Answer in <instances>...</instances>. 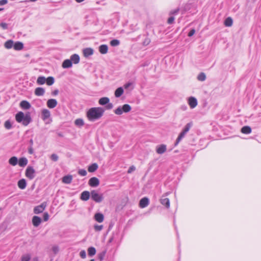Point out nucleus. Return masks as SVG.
I'll use <instances>...</instances> for the list:
<instances>
[{
	"mask_svg": "<svg viewBox=\"0 0 261 261\" xmlns=\"http://www.w3.org/2000/svg\"><path fill=\"white\" fill-rule=\"evenodd\" d=\"M105 110L101 107H94L90 109L87 113V117L90 121H95L101 118Z\"/></svg>",
	"mask_w": 261,
	"mask_h": 261,
	"instance_id": "f257e3e1",
	"label": "nucleus"
},
{
	"mask_svg": "<svg viewBox=\"0 0 261 261\" xmlns=\"http://www.w3.org/2000/svg\"><path fill=\"white\" fill-rule=\"evenodd\" d=\"M15 119L18 123H22L24 126H27L32 121L29 113L24 114L22 112H19L15 115Z\"/></svg>",
	"mask_w": 261,
	"mask_h": 261,
	"instance_id": "f03ea898",
	"label": "nucleus"
},
{
	"mask_svg": "<svg viewBox=\"0 0 261 261\" xmlns=\"http://www.w3.org/2000/svg\"><path fill=\"white\" fill-rule=\"evenodd\" d=\"M50 116V112L48 110L44 109L42 110L41 118L44 121H45L46 124H49L52 121Z\"/></svg>",
	"mask_w": 261,
	"mask_h": 261,
	"instance_id": "7ed1b4c3",
	"label": "nucleus"
},
{
	"mask_svg": "<svg viewBox=\"0 0 261 261\" xmlns=\"http://www.w3.org/2000/svg\"><path fill=\"white\" fill-rule=\"evenodd\" d=\"M110 99L108 97H104L100 98L98 101V103L100 105L105 106L107 110L112 109L113 107V105L112 103H110Z\"/></svg>",
	"mask_w": 261,
	"mask_h": 261,
	"instance_id": "20e7f679",
	"label": "nucleus"
},
{
	"mask_svg": "<svg viewBox=\"0 0 261 261\" xmlns=\"http://www.w3.org/2000/svg\"><path fill=\"white\" fill-rule=\"evenodd\" d=\"M131 107L128 104L124 105L122 107H119L115 110V114L121 115L123 112L128 113L131 110Z\"/></svg>",
	"mask_w": 261,
	"mask_h": 261,
	"instance_id": "39448f33",
	"label": "nucleus"
},
{
	"mask_svg": "<svg viewBox=\"0 0 261 261\" xmlns=\"http://www.w3.org/2000/svg\"><path fill=\"white\" fill-rule=\"evenodd\" d=\"M91 197L96 202H100L103 200L102 194L98 193L95 190H93L91 192Z\"/></svg>",
	"mask_w": 261,
	"mask_h": 261,
	"instance_id": "423d86ee",
	"label": "nucleus"
},
{
	"mask_svg": "<svg viewBox=\"0 0 261 261\" xmlns=\"http://www.w3.org/2000/svg\"><path fill=\"white\" fill-rule=\"evenodd\" d=\"M25 175L30 179H32L35 176V170L32 167L28 166L26 169Z\"/></svg>",
	"mask_w": 261,
	"mask_h": 261,
	"instance_id": "0eeeda50",
	"label": "nucleus"
},
{
	"mask_svg": "<svg viewBox=\"0 0 261 261\" xmlns=\"http://www.w3.org/2000/svg\"><path fill=\"white\" fill-rule=\"evenodd\" d=\"M46 204L45 202L41 203L40 205L35 206L34 208V213L38 214L42 213L45 208Z\"/></svg>",
	"mask_w": 261,
	"mask_h": 261,
	"instance_id": "6e6552de",
	"label": "nucleus"
},
{
	"mask_svg": "<svg viewBox=\"0 0 261 261\" xmlns=\"http://www.w3.org/2000/svg\"><path fill=\"white\" fill-rule=\"evenodd\" d=\"M88 184L92 187H96L99 185V180L97 177H93L89 180Z\"/></svg>",
	"mask_w": 261,
	"mask_h": 261,
	"instance_id": "1a4fd4ad",
	"label": "nucleus"
},
{
	"mask_svg": "<svg viewBox=\"0 0 261 261\" xmlns=\"http://www.w3.org/2000/svg\"><path fill=\"white\" fill-rule=\"evenodd\" d=\"M58 102L55 99H49L47 100L46 105L48 108L53 109L57 106Z\"/></svg>",
	"mask_w": 261,
	"mask_h": 261,
	"instance_id": "9d476101",
	"label": "nucleus"
},
{
	"mask_svg": "<svg viewBox=\"0 0 261 261\" xmlns=\"http://www.w3.org/2000/svg\"><path fill=\"white\" fill-rule=\"evenodd\" d=\"M94 219L96 222L101 223L104 220V216L102 213H97L94 215Z\"/></svg>",
	"mask_w": 261,
	"mask_h": 261,
	"instance_id": "9b49d317",
	"label": "nucleus"
},
{
	"mask_svg": "<svg viewBox=\"0 0 261 261\" xmlns=\"http://www.w3.org/2000/svg\"><path fill=\"white\" fill-rule=\"evenodd\" d=\"M149 204V199L147 197L142 198L139 202V206L141 208H144Z\"/></svg>",
	"mask_w": 261,
	"mask_h": 261,
	"instance_id": "f8f14e48",
	"label": "nucleus"
},
{
	"mask_svg": "<svg viewBox=\"0 0 261 261\" xmlns=\"http://www.w3.org/2000/svg\"><path fill=\"white\" fill-rule=\"evenodd\" d=\"M188 103L190 108L193 109L197 105V99L193 97H190L188 100Z\"/></svg>",
	"mask_w": 261,
	"mask_h": 261,
	"instance_id": "ddd939ff",
	"label": "nucleus"
},
{
	"mask_svg": "<svg viewBox=\"0 0 261 261\" xmlns=\"http://www.w3.org/2000/svg\"><path fill=\"white\" fill-rule=\"evenodd\" d=\"M167 150L166 145L162 144L156 147V151L158 154H162L164 153Z\"/></svg>",
	"mask_w": 261,
	"mask_h": 261,
	"instance_id": "4468645a",
	"label": "nucleus"
},
{
	"mask_svg": "<svg viewBox=\"0 0 261 261\" xmlns=\"http://www.w3.org/2000/svg\"><path fill=\"white\" fill-rule=\"evenodd\" d=\"M41 223V219L37 216H35L32 218V223L35 227H38Z\"/></svg>",
	"mask_w": 261,
	"mask_h": 261,
	"instance_id": "2eb2a0df",
	"label": "nucleus"
},
{
	"mask_svg": "<svg viewBox=\"0 0 261 261\" xmlns=\"http://www.w3.org/2000/svg\"><path fill=\"white\" fill-rule=\"evenodd\" d=\"M20 107L24 110H29L31 107L30 103L26 100H22L20 103Z\"/></svg>",
	"mask_w": 261,
	"mask_h": 261,
	"instance_id": "dca6fc26",
	"label": "nucleus"
},
{
	"mask_svg": "<svg viewBox=\"0 0 261 261\" xmlns=\"http://www.w3.org/2000/svg\"><path fill=\"white\" fill-rule=\"evenodd\" d=\"M72 66V62L69 59H66L65 60L62 64V67L63 68H69L71 67Z\"/></svg>",
	"mask_w": 261,
	"mask_h": 261,
	"instance_id": "f3484780",
	"label": "nucleus"
},
{
	"mask_svg": "<svg viewBox=\"0 0 261 261\" xmlns=\"http://www.w3.org/2000/svg\"><path fill=\"white\" fill-rule=\"evenodd\" d=\"M45 90L42 87H38L35 89L34 93L36 96H43L44 94Z\"/></svg>",
	"mask_w": 261,
	"mask_h": 261,
	"instance_id": "a211bd4d",
	"label": "nucleus"
},
{
	"mask_svg": "<svg viewBox=\"0 0 261 261\" xmlns=\"http://www.w3.org/2000/svg\"><path fill=\"white\" fill-rule=\"evenodd\" d=\"M69 60L72 62V64H76L80 62V56L77 54H73L70 57Z\"/></svg>",
	"mask_w": 261,
	"mask_h": 261,
	"instance_id": "6ab92c4d",
	"label": "nucleus"
},
{
	"mask_svg": "<svg viewBox=\"0 0 261 261\" xmlns=\"http://www.w3.org/2000/svg\"><path fill=\"white\" fill-rule=\"evenodd\" d=\"M90 198V193L85 191L81 193V199L83 201H87Z\"/></svg>",
	"mask_w": 261,
	"mask_h": 261,
	"instance_id": "aec40b11",
	"label": "nucleus"
},
{
	"mask_svg": "<svg viewBox=\"0 0 261 261\" xmlns=\"http://www.w3.org/2000/svg\"><path fill=\"white\" fill-rule=\"evenodd\" d=\"M72 176L71 175H68L64 176L62 178V182L64 184H69L72 182Z\"/></svg>",
	"mask_w": 261,
	"mask_h": 261,
	"instance_id": "412c9836",
	"label": "nucleus"
},
{
	"mask_svg": "<svg viewBox=\"0 0 261 261\" xmlns=\"http://www.w3.org/2000/svg\"><path fill=\"white\" fill-rule=\"evenodd\" d=\"M28 163V161L26 158L23 157L19 159L18 164L20 167L25 166Z\"/></svg>",
	"mask_w": 261,
	"mask_h": 261,
	"instance_id": "4be33fe9",
	"label": "nucleus"
},
{
	"mask_svg": "<svg viewBox=\"0 0 261 261\" xmlns=\"http://www.w3.org/2000/svg\"><path fill=\"white\" fill-rule=\"evenodd\" d=\"M161 203L167 208L170 207V201L168 198L163 197L160 200Z\"/></svg>",
	"mask_w": 261,
	"mask_h": 261,
	"instance_id": "5701e85b",
	"label": "nucleus"
},
{
	"mask_svg": "<svg viewBox=\"0 0 261 261\" xmlns=\"http://www.w3.org/2000/svg\"><path fill=\"white\" fill-rule=\"evenodd\" d=\"M26 186H27V182H26V180L24 179H20L18 181V187L20 189H22V190L26 188Z\"/></svg>",
	"mask_w": 261,
	"mask_h": 261,
	"instance_id": "b1692460",
	"label": "nucleus"
},
{
	"mask_svg": "<svg viewBox=\"0 0 261 261\" xmlns=\"http://www.w3.org/2000/svg\"><path fill=\"white\" fill-rule=\"evenodd\" d=\"M83 54L85 57H88L93 54V50L91 48H86L83 50Z\"/></svg>",
	"mask_w": 261,
	"mask_h": 261,
	"instance_id": "393cba45",
	"label": "nucleus"
},
{
	"mask_svg": "<svg viewBox=\"0 0 261 261\" xmlns=\"http://www.w3.org/2000/svg\"><path fill=\"white\" fill-rule=\"evenodd\" d=\"M14 49L16 50H20L23 47V44L21 42H16L15 44L13 43Z\"/></svg>",
	"mask_w": 261,
	"mask_h": 261,
	"instance_id": "a878e982",
	"label": "nucleus"
},
{
	"mask_svg": "<svg viewBox=\"0 0 261 261\" xmlns=\"http://www.w3.org/2000/svg\"><path fill=\"white\" fill-rule=\"evenodd\" d=\"M108 50V47L107 45L103 44L101 45L99 47V51L101 54H106L107 53Z\"/></svg>",
	"mask_w": 261,
	"mask_h": 261,
	"instance_id": "bb28decb",
	"label": "nucleus"
},
{
	"mask_svg": "<svg viewBox=\"0 0 261 261\" xmlns=\"http://www.w3.org/2000/svg\"><path fill=\"white\" fill-rule=\"evenodd\" d=\"M9 163L12 166H16L18 162V160L17 157L13 156L9 160Z\"/></svg>",
	"mask_w": 261,
	"mask_h": 261,
	"instance_id": "cd10ccee",
	"label": "nucleus"
},
{
	"mask_svg": "<svg viewBox=\"0 0 261 261\" xmlns=\"http://www.w3.org/2000/svg\"><path fill=\"white\" fill-rule=\"evenodd\" d=\"M241 132L244 134H249L251 132V128L249 126H245L241 128Z\"/></svg>",
	"mask_w": 261,
	"mask_h": 261,
	"instance_id": "c85d7f7f",
	"label": "nucleus"
},
{
	"mask_svg": "<svg viewBox=\"0 0 261 261\" xmlns=\"http://www.w3.org/2000/svg\"><path fill=\"white\" fill-rule=\"evenodd\" d=\"M98 165L96 163H93L89 166L88 170L89 172H93L98 169Z\"/></svg>",
	"mask_w": 261,
	"mask_h": 261,
	"instance_id": "c756f323",
	"label": "nucleus"
},
{
	"mask_svg": "<svg viewBox=\"0 0 261 261\" xmlns=\"http://www.w3.org/2000/svg\"><path fill=\"white\" fill-rule=\"evenodd\" d=\"M46 81V78L44 76H40L37 80V84L39 85H43L45 83Z\"/></svg>",
	"mask_w": 261,
	"mask_h": 261,
	"instance_id": "7c9ffc66",
	"label": "nucleus"
},
{
	"mask_svg": "<svg viewBox=\"0 0 261 261\" xmlns=\"http://www.w3.org/2000/svg\"><path fill=\"white\" fill-rule=\"evenodd\" d=\"M96 251L94 247H90L88 249V253L90 256H93L96 254Z\"/></svg>",
	"mask_w": 261,
	"mask_h": 261,
	"instance_id": "2f4dec72",
	"label": "nucleus"
},
{
	"mask_svg": "<svg viewBox=\"0 0 261 261\" xmlns=\"http://www.w3.org/2000/svg\"><path fill=\"white\" fill-rule=\"evenodd\" d=\"M4 46L7 49H10L13 46V41L11 40L7 41L4 44Z\"/></svg>",
	"mask_w": 261,
	"mask_h": 261,
	"instance_id": "473e14b6",
	"label": "nucleus"
},
{
	"mask_svg": "<svg viewBox=\"0 0 261 261\" xmlns=\"http://www.w3.org/2000/svg\"><path fill=\"white\" fill-rule=\"evenodd\" d=\"M233 21L232 19L229 17H227L224 21V25L226 27H231L232 25Z\"/></svg>",
	"mask_w": 261,
	"mask_h": 261,
	"instance_id": "72a5a7b5",
	"label": "nucleus"
},
{
	"mask_svg": "<svg viewBox=\"0 0 261 261\" xmlns=\"http://www.w3.org/2000/svg\"><path fill=\"white\" fill-rule=\"evenodd\" d=\"M186 133L182 131L180 134L179 135L178 137H177L176 142L175 143V146L177 145V144L179 143L180 140L185 137Z\"/></svg>",
	"mask_w": 261,
	"mask_h": 261,
	"instance_id": "f704fd0d",
	"label": "nucleus"
},
{
	"mask_svg": "<svg viewBox=\"0 0 261 261\" xmlns=\"http://www.w3.org/2000/svg\"><path fill=\"white\" fill-rule=\"evenodd\" d=\"M46 81L45 82L46 83V84L48 86L52 85L53 84H54L55 82V79L52 76H49L47 78H46Z\"/></svg>",
	"mask_w": 261,
	"mask_h": 261,
	"instance_id": "c9c22d12",
	"label": "nucleus"
},
{
	"mask_svg": "<svg viewBox=\"0 0 261 261\" xmlns=\"http://www.w3.org/2000/svg\"><path fill=\"white\" fill-rule=\"evenodd\" d=\"M123 93V89L122 88L120 87L115 90V97H120Z\"/></svg>",
	"mask_w": 261,
	"mask_h": 261,
	"instance_id": "e433bc0d",
	"label": "nucleus"
},
{
	"mask_svg": "<svg viewBox=\"0 0 261 261\" xmlns=\"http://www.w3.org/2000/svg\"><path fill=\"white\" fill-rule=\"evenodd\" d=\"M74 124L76 126L81 127L84 125V122L82 119H77L75 120Z\"/></svg>",
	"mask_w": 261,
	"mask_h": 261,
	"instance_id": "4c0bfd02",
	"label": "nucleus"
},
{
	"mask_svg": "<svg viewBox=\"0 0 261 261\" xmlns=\"http://www.w3.org/2000/svg\"><path fill=\"white\" fill-rule=\"evenodd\" d=\"M197 79L199 81H204L206 79L205 74L204 73L201 72L198 75Z\"/></svg>",
	"mask_w": 261,
	"mask_h": 261,
	"instance_id": "58836bf2",
	"label": "nucleus"
},
{
	"mask_svg": "<svg viewBox=\"0 0 261 261\" xmlns=\"http://www.w3.org/2000/svg\"><path fill=\"white\" fill-rule=\"evenodd\" d=\"M5 128L7 129H9L12 128V124L10 120H7L4 124Z\"/></svg>",
	"mask_w": 261,
	"mask_h": 261,
	"instance_id": "ea45409f",
	"label": "nucleus"
},
{
	"mask_svg": "<svg viewBox=\"0 0 261 261\" xmlns=\"http://www.w3.org/2000/svg\"><path fill=\"white\" fill-rule=\"evenodd\" d=\"M94 229L96 231H100L103 229L102 225H95L94 226Z\"/></svg>",
	"mask_w": 261,
	"mask_h": 261,
	"instance_id": "a19ab883",
	"label": "nucleus"
},
{
	"mask_svg": "<svg viewBox=\"0 0 261 261\" xmlns=\"http://www.w3.org/2000/svg\"><path fill=\"white\" fill-rule=\"evenodd\" d=\"M30 258L31 256L29 254H25L21 257V261H29Z\"/></svg>",
	"mask_w": 261,
	"mask_h": 261,
	"instance_id": "79ce46f5",
	"label": "nucleus"
},
{
	"mask_svg": "<svg viewBox=\"0 0 261 261\" xmlns=\"http://www.w3.org/2000/svg\"><path fill=\"white\" fill-rule=\"evenodd\" d=\"M191 123H188L186 126L185 127L184 129H183V132H185L186 134L190 130L191 127Z\"/></svg>",
	"mask_w": 261,
	"mask_h": 261,
	"instance_id": "37998d69",
	"label": "nucleus"
},
{
	"mask_svg": "<svg viewBox=\"0 0 261 261\" xmlns=\"http://www.w3.org/2000/svg\"><path fill=\"white\" fill-rule=\"evenodd\" d=\"M78 173L82 176H85L87 174V171L84 169H80L79 170Z\"/></svg>",
	"mask_w": 261,
	"mask_h": 261,
	"instance_id": "c03bdc74",
	"label": "nucleus"
},
{
	"mask_svg": "<svg viewBox=\"0 0 261 261\" xmlns=\"http://www.w3.org/2000/svg\"><path fill=\"white\" fill-rule=\"evenodd\" d=\"M50 158L53 161L56 162L58 160V156L56 154H52Z\"/></svg>",
	"mask_w": 261,
	"mask_h": 261,
	"instance_id": "a18cd8bd",
	"label": "nucleus"
},
{
	"mask_svg": "<svg viewBox=\"0 0 261 261\" xmlns=\"http://www.w3.org/2000/svg\"><path fill=\"white\" fill-rule=\"evenodd\" d=\"M80 255L82 258H85L86 257V253L85 250H82L80 252Z\"/></svg>",
	"mask_w": 261,
	"mask_h": 261,
	"instance_id": "49530a36",
	"label": "nucleus"
},
{
	"mask_svg": "<svg viewBox=\"0 0 261 261\" xmlns=\"http://www.w3.org/2000/svg\"><path fill=\"white\" fill-rule=\"evenodd\" d=\"M135 170H136V168H135V167L134 166H130V167L129 168V169H128V171H127V173H128V174L131 173L132 172H133V171H135Z\"/></svg>",
	"mask_w": 261,
	"mask_h": 261,
	"instance_id": "de8ad7c7",
	"label": "nucleus"
},
{
	"mask_svg": "<svg viewBox=\"0 0 261 261\" xmlns=\"http://www.w3.org/2000/svg\"><path fill=\"white\" fill-rule=\"evenodd\" d=\"M49 219V215L47 213H44L43 214V220L44 221H47Z\"/></svg>",
	"mask_w": 261,
	"mask_h": 261,
	"instance_id": "09e8293b",
	"label": "nucleus"
},
{
	"mask_svg": "<svg viewBox=\"0 0 261 261\" xmlns=\"http://www.w3.org/2000/svg\"><path fill=\"white\" fill-rule=\"evenodd\" d=\"M174 20V17L173 16H171L169 17L167 20V22L168 24H172Z\"/></svg>",
	"mask_w": 261,
	"mask_h": 261,
	"instance_id": "8fccbe9b",
	"label": "nucleus"
},
{
	"mask_svg": "<svg viewBox=\"0 0 261 261\" xmlns=\"http://www.w3.org/2000/svg\"><path fill=\"white\" fill-rule=\"evenodd\" d=\"M105 255V252H102L98 254V258L100 260H102L103 259V257Z\"/></svg>",
	"mask_w": 261,
	"mask_h": 261,
	"instance_id": "3c124183",
	"label": "nucleus"
},
{
	"mask_svg": "<svg viewBox=\"0 0 261 261\" xmlns=\"http://www.w3.org/2000/svg\"><path fill=\"white\" fill-rule=\"evenodd\" d=\"M0 26L3 29H7L8 28V24L6 23L5 22H2L0 24Z\"/></svg>",
	"mask_w": 261,
	"mask_h": 261,
	"instance_id": "603ef678",
	"label": "nucleus"
},
{
	"mask_svg": "<svg viewBox=\"0 0 261 261\" xmlns=\"http://www.w3.org/2000/svg\"><path fill=\"white\" fill-rule=\"evenodd\" d=\"M195 33V31L194 29L191 30L188 33V36L191 37Z\"/></svg>",
	"mask_w": 261,
	"mask_h": 261,
	"instance_id": "864d4df0",
	"label": "nucleus"
},
{
	"mask_svg": "<svg viewBox=\"0 0 261 261\" xmlns=\"http://www.w3.org/2000/svg\"><path fill=\"white\" fill-rule=\"evenodd\" d=\"M8 3L7 0H1L0 1V6H3L6 5Z\"/></svg>",
	"mask_w": 261,
	"mask_h": 261,
	"instance_id": "5fc2aeb1",
	"label": "nucleus"
},
{
	"mask_svg": "<svg viewBox=\"0 0 261 261\" xmlns=\"http://www.w3.org/2000/svg\"><path fill=\"white\" fill-rule=\"evenodd\" d=\"M28 152L30 154H32L34 153V150L33 149L32 146H30L28 148Z\"/></svg>",
	"mask_w": 261,
	"mask_h": 261,
	"instance_id": "6e6d98bb",
	"label": "nucleus"
},
{
	"mask_svg": "<svg viewBox=\"0 0 261 261\" xmlns=\"http://www.w3.org/2000/svg\"><path fill=\"white\" fill-rule=\"evenodd\" d=\"M178 11H179V9H177L175 10L171 11L170 12V15L175 14L177 13L178 12Z\"/></svg>",
	"mask_w": 261,
	"mask_h": 261,
	"instance_id": "4d7b16f0",
	"label": "nucleus"
},
{
	"mask_svg": "<svg viewBox=\"0 0 261 261\" xmlns=\"http://www.w3.org/2000/svg\"><path fill=\"white\" fill-rule=\"evenodd\" d=\"M53 251L55 253H57L59 251V248L57 246H54L53 248Z\"/></svg>",
	"mask_w": 261,
	"mask_h": 261,
	"instance_id": "13d9d810",
	"label": "nucleus"
},
{
	"mask_svg": "<svg viewBox=\"0 0 261 261\" xmlns=\"http://www.w3.org/2000/svg\"><path fill=\"white\" fill-rule=\"evenodd\" d=\"M59 93L58 90H55L52 92L53 95H57Z\"/></svg>",
	"mask_w": 261,
	"mask_h": 261,
	"instance_id": "bf43d9fd",
	"label": "nucleus"
},
{
	"mask_svg": "<svg viewBox=\"0 0 261 261\" xmlns=\"http://www.w3.org/2000/svg\"><path fill=\"white\" fill-rule=\"evenodd\" d=\"M110 44L114 46V39L113 40H112L111 41H110Z\"/></svg>",
	"mask_w": 261,
	"mask_h": 261,
	"instance_id": "052dcab7",
	"label": "nucleus"
},
{
	"mask_svg": "<svg viewBox=\"0 0 261 261\" xmlns=\"http://www.w3.org/2000/svg\"><path fill=\"white\" fill-rule=\"evenodd\" d=\"M30 146H32L33 144V141L32 139H31L30 141Z\"/></svg>",
	"mask_w": 261,
	"mask_h": 261,
	"instance_id": "680f3d73",
	"label": "nucleus"
},
{
	"mask_svg": "<svg viewBox=\"0 0 261 261\" xmlns=\"http://www.w3.org/2000/svg\"><path fill=\"white\" fill-rule=\"evenodd\" d=\"M119 43V42L118 40L115 39V46L118 45Z\"/></svg>",
	"mask_w": 261,
	"mask_h": 261,
	"instance_id": "e2e57ef3",
	"label": "nucleus"
},
{
	"mask_svg": "<svg viewBox=\"0 0 261 261\" xmlns=\"http://www.w3.org/2000/svg\"><path fill=\"white\" fill-rule=\"evenodd\" d=\"M37 1L38 0H28V1L31 2H35Z\"/></svg>",
	"mask_w": 261,
	"mask_h": 261,
	"instance_id": "0e129e2a",
	"label": "nucleus"
},
{
	"mask_svg": "<svg viewBox=\"0 0 261 261\" xmlns=\"http://www.w3.org/2000/svg\"><path fill=\"white\" fill-rule=\"evenodd\" d=\"M111 227H112V225H111H111H110V226H109V228H111Z\"/></svg>",
	"mask_w": 261,
	"mask_h": 261,
	"instance_id": "69168bd1",
	"label": "nucleus"
},
{
	"mask_svg": "<svg viewBox=\"0 0 261 261\" xmlns=\"http://www.w3.org/2000/svg\"><path fill=\"white\" fill-rule=\"evenodd\" d=\"M4 10V8H0V11H2Z\"/></svg>",
	"mask_w": 261,
	"mask_h": 261,
	"instance_id": "338daca9",
	"label": "nucleus"
},
{
	"mask_svg": "<svg viewBox=\"0 0 261 261\" xmlns=\"http://www.w3.org/2000/svg\"><path fill=\"white\" fill-rule=\"evenodd\" d=\"M90 261H94V259H92L90 260Z\"/></svg>",
	"mask_w": 261,
	"mask_h": 261,
	"instance_id": "774afa93",
	"label": "nucleus"
}]
</instances>
